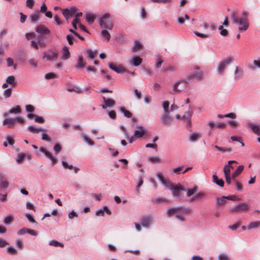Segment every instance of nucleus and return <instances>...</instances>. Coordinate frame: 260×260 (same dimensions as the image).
<instances>
[{"instance_id": "aec40b11", "label": "nucleus", "mask_w": 260, "mask_h": 260, "mask_svg": "<svg viewBox=\"0 0 260 260\" xmlns=\"http://www.w3.org/2000/svg\"><path fill=\"white\" fill-rule=\"evenodd\" d=\"M142 62V59L139 56H132L129 58L128 63L135 67L140 66Z\"/></svg>"}, {"instance_id": "49530a36", "label": "nucleus", "mask_w": 260, "mask_h": 260, "mask_svg": "<svg viewBox=\"0 0 260 260\" xmlns=\"http://www.w3.org/2000/svg\"><path fill=\"white\" fill-rule=\"evenodd\" d=\"M142 47V44L138 41H136L134 43V45L133 47L132 50L133 51H137L140 50Z\"/></svg>"}, {"instance_id": "39448f33", "label": "nucleus", "mask_w": 260, "mask_h": 260, "mask_svg": "<svg viewBox=\"0 0 260 260\" xmlns=\"http://www.w3.org/2000/svg\"><path fill=\"white\" fill-rule=\"evenodd\" d=\"M98 22L100 26L103 29L111 30L113 27V23L111 15L106 13L102 15L99 19Z\"/></svg>"}, {"instance_id": "09e8293b", "label": "nucleus", "mask_w": 260, "mask_h": 260, "mask_svg": "<svg viewBox=\"0 0 260 260\" xmlns=\"http://www.w3.org/2000/svg\"><path fill=\"white\" fill-rule=\"evenodd\" d=\"M138 180L139 182L136 187V191L137 194L139 193V188L143 183V179L141 176L138 177Z\"/></svg>"}, {"instance_id": "680f3d73", "label": "nucleus", "mask_w": 260, "mask_h": 260, "mask_svg": "<svg viewBox=\"0 0 260 260\" xmlns=\"http://www.w3.org/2000/svg\"><path fill=\"white\" fill-rule=\"evenodd\" d=\"M36 34L35 32L26 33L25 34V37L27 40H31L36 38Z\"/></svg>"}, {"instance_id": "a211bd4d", "label": "nucleus", "mask_w": 260, "mask_h": 260, "mask_svg": "<svg viewBox=\"0 0 260 260\" xmlns=\"http://www.w3.org/2000/svg\"><path fill=\"white\" fill-rule=\"evenodd\" d=\"M147 130L145 128L141 126H138L137 127V129L135 130L134 135L136 136V138H142L146 133Z\"/></svg>"}, {"instance_id": "9b49d317", "label": "nucleus", "mask_w": 260, "mask_h": 260, "mask_svg": "<svg viewBox=\"0 0 260 260\" xmlns=\"http://www.w3.org/2000/svg\"><path fill=\"white\" fill-rule=\"evenodd\" d=\"M153 221V217L148 215L143 216L141 219L140 223L143 227L146 229H149L152 225Z\"/></svg>"}, {"instance_id": "412c9836", "label": "nucleus", "mask_w": 260, "mask_h": 260, "mask_svg": "<svg viewBox=\"0 0 260 260\" xmlns=\"http://www.w3.org/2000/svg\"><path fill=\"white\" fill-rule=\"evenodd\" d=\"M105 213L107 214L108 215H111V211L109 209V208L105 206L103 207L102 208L98 210L95 212V215L98 216H103L104 215Z\"/></svg>"}, {"instance_id": "13d9d810", "label": "nucleus", "mask_w": 260, "mask_h": 260, "mask_svg": "<svg viewBox=\"0 0 260 260\" xmlns=\"http://www.w3.org/2000/svg\"><path fill=\"white\" fill-rule=\"evenodd\" d=\"M69 14H70L69 9L67 8L62 10V15L65 17L67 21H68Z\"/></svg>"}, {"instance_id": "4c0bfd02", "label": "nucleus", "mask_w": 260, "mask_h": 260, "mask_svg": "<svg viewBox=\"0 0 260 260\" xmlns=\"http://www.w3.org/2000/svg\"><path fill=\"white\" fill-rule=\"evenodd\" d=\"M119 110L123 114L124 116L127 118H130L132 116V113L123 107H120Z\"/></svg>"}, {"instance_id": "8fccbe9b", "label": "nucleus", "mask_w": 260, "mask_h": 260, "mask_svg": "<svg viewBox=\"0 0 260 260\" xmlns=\"http://www.w3.org/2000/svg\"><path fill=\"white\" fill-rule=\"evenodd\" d=\"M82 139L84 142L87 143L88 145L90 146H93L94 144V143L90 139H89L87 136L85 135H83Z\"/></svg>"}, {"instance_id": "f257e3e1", "label": "nucleus", "mask_w": 260, "mask_h": 260, "mask_svg": "<svg viewBox=\"0 0 260 260\" xmlns=\"http://www.w3.org/2000/svg\"><path fill=\"white\" fill-rule=\"evenodd\" d=\"M166 213L168 217L175 215L177 219L184 222L187 220V217L191 214V209L184 206L172 207L167 209Z\"/></svg>"}, {"instance_id": "bb28decb", "label": "nucleus", "mask_w": 260, "mask_h": 260, "mask_svg": "<svg viewBox=\"0 0 260 260\" xmlns=\"http://www.w3.org/2000/svg\"><path fill=\"white\" fill-rule=\"evenodd\" d=\"M62 55L61 57L62 60H67L70 56V53L69 50V48L67 46H64L62 49Z\"/></svg>"}, {"instance_id": "5fc2aeb1", "label": "nucleus", "mask_w": 260, "mask_h": 260, "mask_svg": "<svg viewBox=\"0 0 260 260\" xmlns=\"http://www.w3.org/2000/svg\"><path fill=\"white\" fill-rule=\"evenodd\" d=\"M57 78V75L53 73H49L45 74V78L46 79H55Z\"/></svg>"}, {"instance_id": "338daca9", "label": "nucleus", "mask_w": 260, "mask_h": 260, "mask_svg": "<svg viewBox=\"0 0 260 260\" xmlns=\"http://www.w3.org/2000/svg\"><path fill=\"white\" fill-rule=\"evenodd\" d=\"M78 217V214L76 213V212L74 210L71 211L68 214V217L70 219H73L74 217Z\"/></svg>"}, {"instance_id": "c9c22d12", "label": "nucleus", "mask_w": 260, "mask_h": 260, "mask_svg": "<svg viewBox=\"0 0 260 260\" xmlns=\"http://www.w3.org/2000/svg\"><path fill=\"white\" fill-rule=\"evenodd\" d=\"M108 29H103L101 31V35L103 38L107 42H108L111 36L109 32L107 31Z\"/></svg>"}, {"instance_id": "0eeeda50", "label": "nucleus", "mask_w": 260, "mask_h": 260, "mask_svg": "<svg viewBox=\"0 0 260 260\" xmlns=\"http://www.w3.org/2000/svg\"><path fill=\"white\" fill-rule=\"evenodd\" d=\"M194 72L188 75L186 78L189 79V81L191 83L193 79H196L199 81L203 80L204 78V72L201 69V68L199 66H194L193 68Z\"/></svg>"}, {"instance_id": "3c124183", "label": "nucleus", "mask_w": 260, "mask_h": 260, "mask_svg": "<svg viewBox=\"0 0 260 260\" xmlns=\"http://www.w3.org/2000/svg\"><path fill=\"white\" fill-rule=\"evenodd\" d=\"M214 147L218 150L223 152H230L232 151V149L230 148H222L218 146L217 145H215Z\"/></svg>"}, {"instance_id": "864d4df0", "label": "nucleus", "mask_w": 260, "mask_h": 260, "mask_svg": "<svg viewBox=\"0 0 260 260\" xmlns=\"http://www.w3.org/2000/svg\"><path fill=\"white\" fill-rule=\"evenodd\" d=\"M68 91H75L76 92L79 93L81 91L80 88L76 85H74L72 88H68L67 89Z\"/></svg>"}, {"instance_id": "473e14b6", "label": "nucleus", "mask_w": 260, "mask_h": 260, "mask_svg": "<svg viewBox=\"0 0 260 260\" xmlns=\"http://www.w3.org/2000/svg\"><path fill=\"white\" fill-rule=\"evenodd\" d=\"M84 62L83 60V57L81 55H79L78 56V58L77 60V63L76 66V68L78 70H80L81 69H82L84 67Z\"/></svg>"}, {"instance_id": "603ef678", "label": "nucleus", "mask_w": 260, "mask_h": 260, "mask_svg": "<svg viewBox=\"0 0 260 260\" xmlns=\"http://www.w3.org/2000/svg\"><path fill=\"white\" fill-rule=\"evenodd\" d=\"M87 57L90 59H93L94 58V56L96 54V52L91 50H87Z\"/></svg>"}, {"instance_id": "e433bc0d", "label": "nucleus", "mask_w": 260, "mask_h": 260, "mask_svg": "<svg viewBox=\"0 0 260 260\" xmlns=\"http://www.w3.org/2000/svg\"><path fill=\"white\" fill-rule=\"evenodd\" d=\"M6 82L8 84L11 85L13 87L16 86V81L15 78L13 76H10L6 79Z\"/></svg>"}, {"instance_id": "e2e57ef3", "label": "nucleus", "mask_w": 260, "mask_h": 260, "mask_svg": "<svg viewBox=\"0 0 260 260\" xmlns=\"http://www.w3.org/2000/svg\"><path fill=\"white\" fill-rule=\"evenodd\" d=\"M7 66L8 67L13 66L14 69L16 68V65L14 64L13 60L11 58H8L7 59Z\"/></svg>"}, {"instance_id": "ddd939ff", "label": "nucleus", "mask_w": 260, "mask_h": 260, "mask_svg": "<svg viewBox=\"0 0 260 260\" xmlns=\"http://www.w3.org/2000/svg\"><path fill=\"white\" fill-rule=\"evenodd\" d=\"M58 53L56 51H46L43 53V59L46 61H51L57 59Z\"/></svg>"}, {"instance_id": "9d476101", "label": "nucleus", "mask_w": 260, "mask_h": 260, "mask_svg": "<svg viewBox=\"0 0 260 260\" xmlns=\"http://www.w3.org/2000/svg\"><path fill=\"white\" fill-rule=\"evenodd\" d=\"M39 151L41 153H43L47 158L50 160L51 163L52 165H54L57 164V160L56 157L54 156L46 148L44 147H40L39 148Z\"/></svg>"}, {"instance_id": "4be33fe9", "label": "nucleus", "mask_w": 260, "mask_h": 260, "mask_svg": "<svg viewBox=\"0 0 260 260\" xmlns=\"http://www.w3.org/2000/svg\"><path fill=\"white\" fill-rule=\"evenodd\" d=\"M21 111L20 106L17 105L10 109L9 111L4 112V116H8L9 114H19L21 112Z\"/></svg>"}, {"instance_id": "c756f323", "label": "nucleus", "mask_w": 260, "mask_h": 260, "mask_svg": "<svg viewBox=\"0 0 260 260\" xmlns=\"http://www.w3.org/2000/svg\"><path fill=\"white\" fill-rule=\"evenodd\" d=\"M95 18L96 16L93 14L90 13H87L86 14V20L87 21V22L89 24L93 23L95 19Z\"/></svg>"}, {"instance_id": "2f4dec72", "label": "nucleus", "mask_w": 260, "mask_h": 260, "mask_svg": "<svg viewBox=\"0 0 260 260\" xmlns=\"http://www.w3.org/2000/svg\"><path fill=\"white\" fill-rule=\"evenodd\" d=\"M198 188V187L195 186H193L192 188L186 189V196L188 197H192L193 196V195L197 192Z\"/></svg>"}, {"instance_id": "f704fd0d", "label": "nucleus", "mask_w": 260, "mask_h": 260, "mask_svg": "<svg viewBox=\"0 0 260 260\" xmlns=\"http://www.w3.org/2000/svg\"><path fill=\"white\" fill-rule=\"evenodd\" d=\"M201 137V134L199 133L191 134L189 137V140L190 142H195Z\"/></svg>"}, {"instance_id": "a878e982", "label": "nucleus", "mask_w": 260, "mask_h": 260, "mask_svg": "<svg viewBox=\"0 0 260 260\" xmlns=\"http://www.w3.org/2000/svg\"><path fill=\"white\" fill-rule=\"evenodd\" d=\"M44 128L39 126V127H35L32 125L28 126L27 127L28 131L32 133V134H39L40 133H42Z\"/></svg>"}, {"instance_id": "423d86ee", "label": "nucleus", "mask_w": 260, "mask_h": 260, "mask_svg": "<svg viewBox=\"0 0 260 260\" xmlns=\"http://www.w3.org/2000/svg\"><path fill=\"white\" fill-rule=\"evenodd\" d=\"M190 83L189 79L179 80L172 85V90L173 93L177 94L180 93L182 91L188 87V84Z\"/></svg>"}, {"instance_id": "6e6d98bb", "label": "nucleus", "mask_w": 260, "mask_h": 260, "mask_svg": "<svg viewBox=\"0 0 260 260\" xmlns=\"http://www.w3.org/2000/svg\"><path fill=\"white\" fill-rule=\"evenodd\" d=\"M11 94H12V91H11V88H7L6 90H5V91H4V93H3L4 96L6 98L10 97L11 95Z\"/></svg>"}, {"instance_id": "6e6552de", "label": "nucleus", "mask_w": 260, "mask_h": 260, "mask_svg": "<svg viewBox=\"0 0 260 260\" xmlns=\"http://www.w3.org/2000/svg\"><path fill=\"white\" fill-rule=\"evenodd\" d=\"M5 118L3 122V125H8L7 127L9 128H13L14 124L16 123L22 124L25 122V119L22 116L16 118H10L8 116H5Z\"/></svg>"}, {"instance_id": "de8ad7c7", "label": "nucleus", "mask_w": 260, "mask_h": 260, "mask_svg": "<svg viewBox=\"0 0 260 260\" xmlns=\"http://www.w3.org/2000/svg\"><path fill=\"white\" fill-rule=\"evenodd\" d=\"M162 106L164 110V113L169 112V102L168 101H164L162 103Z\"/></svg>"}, {"instance_id": "79ce46f5", "label": "nucleus", "mask_w": 260, "mask_h": 260, "mask_svg": "<svg viewBox=\"0 0 260 260\" xmlns=\"http://www.w3.org/2000/svg\"><path fill=\"white\" fill-rule=\"evenodd\" d=\"M148 160L152 163H160L161 158L157 156H150L148 158Z\"/></svg>"}, {"instance_id": "a18cd8bd", "label": "nucleus", "mask_w": 260, "mask_h": 260, "mask_svg": "<svg viewBox=\"0 0 260 260\" xmlns=\"http://www.w3.org/2000/svg\"><path fill=\"white\" fill-rule=\"evenodd\" d=\"M49 245L54 247H63V244L55 240L50 241L49 243Z\"/></svg>"}, {"instance_id": "dca6fc26", "label": "nucleus", "mask_w": 260, "mask_h": 260, "mask_svg": "<svg viewBox=\"0 0 260 260\" xmlns=\"http://www.w3.org/2000/svg\"><path fill=\"white\" fill-rule=\"evenodd\" d=\"M108 66L110 69L117 73H121L126 72L125 69L122 65H117L116 64L113 63H109Z\"/></svg>"}, {"instance_id": "4d7b16f0", "label": "nucleus", "mask_w": 260, "mask_h": 260, "mask_svg": "<svg viewBox=\"0 0 260 260\" xmlns=\"http://www.w3.org/2000/svg\"><path fill=\"white\" fill-rule=\"evenodd\" d=\"M218 260H230V258L227 254L220 253L218 255Z\"/></svg>"}, {"instance_id": "6ab92c4d", "label": "nucleus", "mask_w": 260, "mask_h": 260, "mask_svg": "<svg viewBox=\"0 0 260 260\" xmlns=\"http://www.w3.org/2000/svg\"><path fill=\"white\" fill-rule=\"evenodd\" d=\"M233 163H237V162L235 160H230L228 161V165L224 166L223 171L224 176L231 175V169H234V167L231 165Z\"/></svg>"}, {"instance_id": "69168bd1", "label": "nucleus", "mask_w": 260, "mask_h": 260, "mask_svg": "<svg viewBox=\"0 0 260 260\" xmlns=\"http://www.w3.org/2000/svg\"><path fill=\"white\" fill-rule=\"evenodd\" d=\"M34 3H35L34 0H26V6L28 8L32 9L33 8Z\"/></svg>"}, {"instance_id": "f3484780", "label": "nucleus", "mask_w": 260, "mask_h": 260, "mask_svg": "<svg viewBox=\"0 0 260 260\" xmlns=\"http://www.w3.org/2000/svg\"><path fill=\"white\" fill-rule=\"evenodd\" d=\"M249 207V205L246 203H242L239 204L234 207L231 208L230 211L232 212L240 211L243 210H247Z\"/></svg>"}, {"instance_id": "20e7f679", "label": "nucleus", "mask_w": 260, "mask_h": 260, "mask_svg": "<svg viewBox=\"0 0 260 260\" xmlns=\"http://www.w3.org/2000/svg\"><path fill=\"white\" fill-rule=\"evenodd\" d=\"M35 30L40 35L38 36L37 41L32 40L31 42V46L38 49L39 47H43L45 46L42 36L49 34L50 30L44 25H39L35 27Z\"/></svg>"}, {"instance_id": "393cba45", "label": "nucleus", "mask_w": 260, "mask_h": 260, "mask_svg": "<svg viewBox=\"0 0 260 260\" xmlns=\"http://www.w3.org/2000/svg\"><path fill=\"white\" fill-rule=\"evenodd\" d=\"M25 157L28 158V159H30L31 158L28 153H20L18 154L16 161L18 164H21Z\"/></svg>"}, {"instance_id": "ea45409f", "label": "nucleus", "mask_w": 260, "mask_h": 260, "mask_svg": "<svg viewBox=\"0 0 260 260\" xmlns=\"http://www.w3.org/2000/svg\"><path fill=\"white\" fill-rule=\"evenodd\" d=\"M250 126L254 134L258 136L260 135V126L259 125L251 124H250Z\"/></svg>"}, {"instance_id": "052dcab7", "label": "nucleus", "mask_w": 260, "mask_h": 260, "mask_svg": "<svg viewBox=\"0 0 260 260\" xmlns=\"http://www.w3.org/2000/svg\"><path fill=\"white\" fill-rule=\"evenodd\" d=\"M35 122L39 123H43L45 121L44 118L42 116H36L35 117Z\"/></svg>"}, {"instance_id": "c03bdc74", "label": "nucleus", "mask_w": 260, "mask_h": 260, "mask_svg": "<svg viewBox=\"0 0 260 260\" xmlns=\"http://www.w3.org/2000/svg\"><path fill=\"white\" fill-rule=\"evenodd\" d=\"M29 64L32 68L36 69L38 67V61L34 58H30L28 60Z\"/></svg>"}, {"instance_id": "58836bf2", "label": "nucleus", "mask_w": 260, "mask_h": 260, "mask_svg": "<svg viewBox=\"0 0 260 260\" xmlns=\"http://www.w3.org/2000/svg\"><path fill=\"white\" fill-rule=\"evenodd\" d=\"M205 196L206 194L205 192L202 191L199 192L198 193H196L194 196L191 197V200L193 201L198 199H201L202 198H204L205 197Z\"/></svg>"}, {"instance_id": "1a4fd4ad", "label": "nucleus", "mask_w": 260, "mask_h": 260, "mask_svg": "<svg viewBox=\"0 0 260 260\" xmlns=\"http://www.w3.org/2000/svg\"><path fill=\"white\" fill-rule=\"evenodd\" d=\"M233 60L232 57H227L220 61L217 64L216 71L218 74L222 75L228 65L230 64Z\"/></svg>"}, {"instance_id": "f03ea898", "label": "nucleus", "mask_w": 260, "mask_h": 260, "mask_svg": "<svg viewBox=\"0 0 260 260\" xmlns=\"http://www.w3.org/2000/svg\"><path fill=\"white\" fill-rule=\"evenodd\" d=\"M232 18L234 23L237 25H239L238 30L240 32L247 30L249 23L248 22V13L247 12L243 11L240 17H238L235 13H232Z\"/></svg>"}, {"instance_id": "bf43d9fd", "label": "nucleus", "mask_w": 260, "mask_h": 260, "mask_svg": "<svg viewBox=\"0 0 260 260\" xmlns=\"http://www.w3.org/2000/svg\"><path fill=\"white\" fill-rule=\"evenodd\" d=\"M25 108L28 113H32L35 111V107L31 105H26Z\"/></svg>"}, {"instance_id": "2eb2a0df", "label": "nucleus", "mask_w": 260, "mask_h": 260, "mask_svg": "<svg viewBox=\"0 0 260 260\" xmlns=\"http://www.w3.org/2000/svg\"><path fill=\"white\" fill-rule=\"evenodd\" d=\"M104 105H101V106L103 109H105L108 107H111L116 105V102L110 98L107 99L105 96H103Z\"/></svg>"}, {"instance_id": "774afa93", "label": "nucleus", "mask_w": 260, "mask_h": 260, "mask_svg": "<svg viewBox=\"0 0 260 260\" xmlns=\"http://www.w3.org/2000/svg\"><path fill=\"white\" fill-rule=\"evenodd\" d=\"M226 199L227 200H232V201H239L240 200V198L237 197L235 195H232L226 197Z\"/></svg>"}, {"instance_id": "4468645a", "label": "nucleus", "mask_w": 260, "mask_h": 260, "mask_svg": "<svg viewBox=\"0 0 260 260\" xmlns=\"http://www.w3.org/2000/svg\"><path fill=\"white\" fill-rule=\"evenodd\" d=\"M193 114V111L192 108L189 106V110L187 111H186L184 114L181 116V119L184 120L188 125L190 126L191 122V117Z\"/></svg>"}, {"instance_id": "cd10ccee", "label": "nucleus", "mask_w": 260, "mask_h": 260, "mask_svg": "<svg viewBox=\"0 0 260 260\" xmlns=\"http://www.w3.org/2000/svg\"><path fill=\"white\" fill-rule=\"evenodd\" d=\"M41 133H42L41 139L42 140L46 141L48 142H52V139L47 134V130L46 129L43 128Z\"/></svg>"}, {"instance_id": "f8f14e48", "label": "nucleus", "mask_w": 260, "mask_h": 260, "mask_svg": "<svg viewBox=\"0 0 260 260\" xmlns=\"http://www.w3.org/2000/svg\"><path fill=\"white\" fill-rule=\"evenodd\" d=\"M161 122L166 125L172 124L174 121L173 117L170 114L169 112L163 113L160 118Z\"/></svg>"}, {"instance_id": "0e129e2a", "label": "nucleus", "mask_w": 260, "mask_h": 260, "mask_svg": "<svg viewBox=\"0 0 260 260\" xmlns=\"http://www.w3.org/2000/svg\"><path fill=\"white\" fill-rule=\"evenodd\" d=\"M61 147L60 144L56 143L54 146V151L56 154H58L61 150Z\"/></svg>"}, {"instance_id": "5701e85b", "label": "nucleus", "mask_w": 260, "mask_h": 260, "mask_svg": "<svg viewBox=\"0 0 260 260\" xmlns=\"http://www.w3.org/2000/svg\"><path fill=\"white\" fill-rule=\"evenodd\" d=\"M9 185L7 180V177L5 175L0 174V187L2 189H6Z\"/></svg>"}, {"instance_id": "b1692460", "label": "nucleus", "mask_w": 260, "mask_h": 260, "mask_svg": "<svg viewBox=\"0 0 260 260\" xmlns=\"http://www.w3.org/2000/svg\"><path fill=\"white\" fill-rule=\"evenodd\" d=\"M243 77V72L238 66L235 67L234 72V79L235 80H239L242 79Z\"/></svg>"}, {"instance_id": "72a5a7b5", "label": "nucleus", "mask_w": 260, "mask_h": 260, "mask_svg": "<svg viewBox=\"0 0 260 260\" xmlns=\"http://www.w3.org/2000/svg\"><path fill=\"white\" fill-rule=\"evenodd\" d=\"M40 13L39 11L32 13L30 16V19L32 23H36L39 18Z\"/></svg>"}, {"instance_id": "c85d7f7f", "label": "nucleus", "mask_w": 260, "mask_h": 260, "mask_svg": "<svg viewBox=\"0 0 260 260\" xmlns=\"http://www.w3.org/2000/svg\"><path fill=\"white\" fill-rule=\"evenodd\" d=\"M260 226V220L250 222L247 226V229L248 230L252 229H256Z\"/></svg>"}, {"instance_id": "7c9ffc66", "label": "nucleus", "mask_w": 260, "mask_h": 260, "mask_svg": "<svg viewBox=\"0 0 260 260\" xmlns=\"http://www.w3.org/2000/svg\"><path fill=\"white\" fill-rule=\"evenodd\" d=\"M213 182L220 187L224 186V181L222 179H219L216 174L213 175Z\"/></svg>"}, {"instance_id": "37998d69", "label": "nucleus", "mask_w": 260, "mask_h": 260, "mask_svg": "<svg viewBox=\"0 0 260 260\" xmlns=\"http://www.w3.org/2000/svg\"><path fill=\"white\" fill-rule=\"evenodd\" d=\"M226 196H222L221 198H216L217 203L218 204V205L222 206L226 204V200H227L226 199Z\"/></svg>"}, {"instance_id": "7ed1b4c3", "label": "nucleus", "mask_w": 260, "mask_h": 260, "mask_svg": "<svg viewBox=\"0 0 260 260\" xmlns=\"http://www.w3.org/2000/svg\"><path fill=\"white\" fill-rule=\"evenodd\" d=\"M157 177L166 187L172 191V195L174 197L177 198L180 197V191L184 190L181 185H173L164 177L162 174L160 172L157 173Z\"/></svg>"}, {"instance_id": "a19ab883", "label": "nucleus", "mask_w": 260, "mask_h": 260, "mask_svg": "<svg viewBox=\"0 0 260 260\" xmlns=\"http://www.w3.org/2000/svg\"><path fill=\"white\" fill-rule=\"evenodd\" d=\"M244 169V167L242 165L239 166L237 169L233 173L232 176L233 178L236 177L238 175H239L243 171Z\"/></svg>"}]
</instances>
